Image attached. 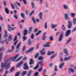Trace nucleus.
I'll list each match as a JSON object with an SVG mask.
<instances>
[{"mask_svg":"<svg viewBox=\"0 0 76 76\" xmlns=\"http://www.w3.org/2000/svg\"><path fill=\"white\" fill-rule=\"evenodd\" d=\"M53 53H54V51H51V52L48 51L47 53V55H50V54H53Z\"/></svg>","mask_w":76,"mask_h":76,"instance_id":"obj_12","label":"nucleus"},{"mask_svg":"<svg viewBox=\"0 0 76 76\" xmlns=\"http://www.w3.org/2000/svg\"><path fill=\"white\" fill-rule=\"evenodd\" d=\"M11 6H12V8L13 9H15V7H14V6H13V4L12 3H11Z\"/></svg>","mask_w":76,"mask_h":76,"instance_id":"obj_53","label":"nucleus"},{"mask_svg":"<svg viewBox=\"0 0 76 76\" xmlns=\"http://www.w3.org/2000/svg\"><path fill=\"white\" fill-rule=\"evenodd\" d=\"M56 26H57V25H53V24H52V28H56Z\"/></svg>","mask_w":76,"mask_h":76,"instance_id":"obj_24","label":"nucleus"},{"mask_svg":"<svg viewBox=\"0 0 76 76\" xmlns=\"http://www.w3.org/2000/svg\"><path fill=\"white\" fill-rule=\"evenodd\" d=\"M21 44V42L19 43L18 44V45H17V48H16L17 49H19V47H20V45Z\"/></svg>","mask_w":76,"mask_h":76,"instance_id":"obj_22","label":"nucleus"},{"mask_svg":"<svg viewBox=\"0 0 76 76\" xmlns=\"http://www.w3.org/2000/svg\"><path fill=\"white\" fill-rule=\"evenodd\" d=\"M65 18L66 19H68V18H69V17H68V15H67V14H65Z\"/></svg>","mask_w":76,"mask_h":76,"instance_id":"obj_26","label":"nucleus"},{"mask_svg":"<svg viewBox=\"0 0 76 76\" xmlns=\"http://www.w3.org/2000/svg\"><path fill=\"white\" fill-rule=\"evenodd\" d=\"M56 54H55L54 55L51 56V59L53 58H54L56 56Z\"/></svg>","mask_w":76,"mask_h":76,"instance_id":"obj_60","label":"nucleus"},{"mask_svg":"<svg viewBox=\"0 0 76 76\" xmlns=\"http://www.w3.org/2000/svg\"><path fill=\"white\" fill-rule=\"evenodd\" d=\"M22 64H23V62L21 61L16 66L17 67H19L20 66L22 65Z\"/></svg>","mask_w":76,"mask_h":76,"instance_id":"obj_11","label":"nucleus"},{"mask_svg":"<svg viewBox=\"0 0 76 76\" xmlns=\"http://www.w3.org/2000/svg\"><path fill=\"white\" fill-rule=\"evenodd\" d=\"M14 69H15V68H14V67L13 66L12 68H11L10 70V71L11 72H13V71L14 70Z\"/></svg>","mask_w":76,"mask_h":76,"instance_id":"obj_30","label":"nucleus"},{"mask_svg":"<svg viewBox=\"0 0 76 76\" xmlns=\"http://www.w3.org/2000/svg\"><path fill=\"white\" fill-rule=\"evenodd\" d=\"M14 17L16 19H18V16L16 15H14Z\"/></svg>","mask_w":76,"mask_h":76,"instance_id":"obj_62","label":"nucleus"},{"mask_svg":"<svg viewBox=\"0 0 76 76\" xmlns=\"http://www.w3.org/2000/svg\"><path fill=\"white\" fill-rule=\"evenodd\" d=\"M31 44V39H30L28 40V44L30 45Z\"/></svg>","mask_w":76,"mask_h":76,"instance_id":"obj_54","label":"nucleus"},{"mask_svg":"<svg viewBox=\"0 0 76 76\" xmlns=\"http://www.w3.org/2000/svg\"><path fill=\"white\" fill-rule=\"evenodd\" d=\"M71 40H72V39L71 38H69L66 42V44H68L69 42H70Z\"/></svg>","mask_w":76,"mask_h":76,"instance_id":"obj_23","label":"nucleus"},{"mask_svg":"<svg viewBox=\"0 0 76 76\" xmlns=\"http://www.w3.org/2000/svg\"><path fill=\"white\" fill-rule=\"evenodd\" d=\"M55 70L56 71H57V66H55Z\"/></svg>","mask_w":76,"mask_h":76,"instance_id":"obj_59","label":"nucleus"},{"mask_svg":"<svg viewBox=\"0 0 76 76\" xmlns=\"http://www.w3.org/2000/svg\"><path fill=\"white\" fill-rule=\"evenodd\" d=\"M20 15L23 18H24L25 17V14L24 13H22L20 14Z\"/></svg>","mask_w":76,"mask_h":76,"instance_id":"obj_21","label":"nucleus"},{"mask_svg":"<svg viewBox=\"0 0 76 76\" xmlns=\"http://www.w3.org/2000/svg\"><path fill=\"white\" fill-rule=\"evenodd\" d=\"M34 13V10H33L32 12L29 14V16H31Z\"/></svg>","mask_w":76,"mask_h":76,"instance_id":"obj_36","label":"nucleus"},{"mask_svg":"<svg viewBox=\"0 0 76 76\" xmlns=\"http://www.w3.org/2000/svg\"><path fill=\"white\" fill-rule=\"evenodd\" d=\"M47 34V32H45V33H44V35L43 36L42 39L43 40H45V38H46V36L45 35V34Z\"/></svg>","mask_w":76,"mask_h":76,"instance_id":"obj_13","label":"nucleus"},{"mask_svg":"<svg viewBox=\"0 0 76 76\" xmlns=\"http://www.w3.org/2000/svg\"><path fill=\"white\" fill-rule=\"evenodd\" d=\"M3 54L2 53H0V61L1 60V59H2V55Z\"/></svg>","mask_w":76,"mask_h":76,"instance_id":"obj_28","label":"nucleus"},{"mask_svg":"<svg viewBox=\"0 0 76 76\" xmlns=\"http://www.w3.org/2000/svg\"><path fill=\"white\" fill-rule=\"evenodd\" d=\"M39 66V65H38V64H37L36 66L34 68V69H37L38 67Z\"/></svg>","mask_w":76,"mask_h":76,"instance_id":"obj_38","label":"nucleus"},{"mask_svg":"<svg viewBox=\"0 0 76 76\" xmlns=\"http://www.w3.org/2000/svg\"><path fill=\"white\" fill-rule=\"evenodd\" d=\"M50 41H53V36H51L50 37Z\"/></svg>","mask_w":76,"mask_h":76,"instance_id":"obj_43","label":"nucleus"},{"mask_svg":"<svg viewBox=\"0 0 76 76\" xmlns=\"http://www.w3.org/2000/svg\"><path fill=\"white\" fill-rule=\"evenodd\" d=\"M70 34V30H69L66 31L65 34L66 37H67Z\"/></svg>","mask_w":76,"mask_h":76,"instance_id":"obj_6","label":"nucleus"},{"mask_svg":"<svg viewBox=\"0 0 76 76\" xmlns=\"http://www.w3.org/2000/svg\"><path fill=\"white\" fill-rule=\"evenodd\" d=\"M38 72H37L35 73V75L34 76H38Z\"/></svg>","mask_w":76,"mask_h":76,"instance_id":"obj_51","label":"nucleus"},{"mask_svg":"<svg viewBox=\"0 0 76 76\" xmlns=\"http://www.w3.org/2000/svg\"><path fill=\"white\" fill-rule=\"evenodd\" d=\"M32 73V71H30L28 72V76H29L31 75V74Z\"/></svg>","mask_w":76,"mask_h":76,"instance_id":"obj_25","label":"nucleus"},{"mask_svg":"<svg viewBox=\"0 0 76 76\" xmlns=\"http://www.w3.org/2000/svg\"><path fill=\"white\" fill-rule=\"evenodd\" d=\"M31 5L32 6L33 8H34V2H31Z\"/></svg>","mask_w":76,"mask_h":76,"instance_id":"obj_56","label":"nucleus"},{"mask_svg":"<svg viewBox=\"0 0 76 76\" xmlns=\"http://www.w3.org/2000/svg\"><path fill=\"white\" fill-rule=\"evenodd\" d=\"M73 21L74 24L75 25V24H76V19L75 18H74Z\"/></svg>","mask_w":76,"mask_h":76,"instance_id":"obj_40","label":"nucleus"},{"mask_svg":"<svg viewBox=\"0 0 76 76\" xmlns=\"http://www.w3.org/2000/svg\"><path fill=\"white\" fill-rule=\"evenodd\" d=\"M41 32V31H39L37 33H36V36H37L38 35H39V34H40V33Z\"/></svg>","mask_w":76,"mask_h":76,"instance_id":"obj_35","label":"nucleus"},{"mask_svg":"<svg viewBox=\"0 0 76 76\" xmlns=\"http://www.w3.org/2000/svg\"><path fill=\"white\" fill-rule=\"evenodd\" d=\"M14 46L12 45L11 47V50H9L8 51V52L9 53H10L11 52H12V51H13V50H14Z\"/></svg>","mask_w":76,"mask_h":76,"instance_id":"obj_8","label":"nucleus"},{"mask_svg":"<svg viewBox=\"0 0 76 76\" xmlns=\"http://www.w3.org/2000/svg\"><path fill=\"white\" fill-rule=\"evenodd\" d=\"M25 4H26V0H22Z\"/></svg>","mask_w":76,"mask_h":76,"instance_id":"obj_52","label":"nucleus"},{"mask_svg":"<svg viewBox=\"0 0 76 76\" xmlns=\"http://www.w3.org/2000/svg\"><path fill=\"white\" fill-rule=\"evenodd\" d=\"M19 74H20V72H17L15 75V76H18L19 75Z\"/></svg>","mask_w":76,"mask_h":76,"instance_id":"obj_47","label":"nucleus"},{"mask_svg":"<svg viewBox=\"0 0 76 76\" xmlns=\"http://www.w3.org/2000/svg\"><path fill=\"white\" fill-rule=\"evenodd\" d=\"M5 34L4 36V38H6V37H7V31H5Z\"/></svg>","mask_w":76,"mask_h":76,"instance_id":"obj_31","label":"nucleus"},{"mask_svg":"<svg viewBox=\"0 0 76 76\" xmlns=\"http://www.w3.org/2000/svg\"><path fill=\"white\" fill-rule=\"evenodd\" d=\"M63 65H64V63H62L59 66L60 68V69H62V67L63 66Z\"/></svg>","mask_w":76,"mask_h":76,"instance_id":"obj_32","label":"nucleus"},{"mask_svg":"<svg viewBox=\"0 0 76 76\" xmlns=\"http://www.w3.org/2000/svg\"><path fill=\"white\" fill-rule=\"evenodd\" d=\"M23 41H25L26 39V37L25 36H24L23 37Z\"/></svg>","mask_w":76,"mask_h":76,"instance_id":"obj_48","label":"nucleus"},{"mask_svg":"<svg viewBox=\"0 0 76 76\" xmlns=\"http://www.w3.org/2000/svg\"><path fill=\"white\" fill-rule=\"evenodd\" d=\"M22 58V56H21L19 58H18L16 60V61H15V62H17V61H19V60H20V59H21V58Z\"/></svg>","mask_w":76,"mask_h":76,"instance_id":"obj_20","label":"nucleus"},{"mask_svg":"<svg viewBox=\"0 0 76 76\" xmlns=\"http://www.w3.org/2000/svg\"><path fill=\"white\" fill-rule=\"evenodd\" d=\"M69 70L71 71L72 73H74V70L72 68L69 69Z\"/></svg>","mask_w":76,"mask_h":76,"instance_id":"obj_33","label":"nucleus"},{"mask_svg":"<svg viewBox=\"0 0 76 76\" xmlns=\"http://www.w3.org/2000/svg\"><path fill=\"white\" fill-rule=\"evenodd\" d=\"M8 27L9 28L8 30L10 31H11L12 30H15V29H16V28L15 27H14L12 28H11V27H10V26L9 25H8Z\"/></svg>","mask_w":76,"mask_h":76,"instance_id":"obj_2","label":"nucleus"},{"mask_svg":"<svg viewBox=\"0 0 76 76\" xmlns=\"http://www.w3.org/2000/svg\"><path fill=\"white\" fill-rule=\"evenodd\" d=\"M64 9H67V6L65 5H64Z\"/></svg>","mask_w":76,"mask_h":76,"instance_id":"obj_55","label":"nucleus"},{"mask_svg":"<svg viewBox=\"0 0 76 76\" xmlns=\"http://www.w3.org/2000/svg\"><path fill=\"white\" fill-rule=\"evenodd\" d=\"M34 34H32L31 35V39H33V38H34Z\"/></svg>","mask_w":76,"mask_h":76,"instance_id":"obj_61","label":"nucleus"},{"mask_svg":"<svg viewBox=\"0 0 76 76\" xmlns=\"http://www.w3.org/2000/svg\"><path fill=\"white\" fill-rule=\"evenodd\" d=\"M19 55V54H17L14 57H12L8 59L7 61H5L4 64H3V63H2L1 64V67H6V69H9L10 66V65L8 63V61H10L11 60H12V61H15V60H16V59L18 57Z\"/></svg>","mask_w":76,"mask_h":76,"instance_id":"obj_1","label":"nucleus"},{"mask_svg":"<svg viewBox=\"0 0 76 76\" xmlns=\"http://www.w3.org/2000/svg\"><path fill=\"white\" fill-rule=\"evenodd\" d=\"M26 71H24L22 73V76H23V75H26Z\"/></svg>","mask_w":76,"mask_h":76,"instance_id":"obj_34","label":"nucleus"},{"mask_svg":"<svg viewBox=\"0 0 76 76\" xmlns=\"http://www.w3.org/2000/svg\"><path fill=\"white\" fill-rule=\"evenodd\" d=\"M75 13H71V16H72V17H73V18L74 17V16H75Z\"/></svg>","mask_w":76,"mask_h":76,"instance_id":"obj_49","label":"nucleus"},{"mask_svg":"<svg viewBox=\"0 0 76 76\" xmlns=\"http://www.w3.org/2000/svg\"><path fill=\"white\" fill-rule=\"evenodd\" d=\"M42 67H41L39 69H38V71H39V72H41V71H42Z\"/></svg>","mask_w":76,"mask_h":76,"instance_id":"obj_57","label":"nucleus"},{"mask_svg":"<svg viewBox=\"0 0 76 76\" xmlns=\"http://www.w3.org/2000/svg\"><path fill=\"white\" fill-rule=\"evenodd\" d=\"M0 19L1 20H3V17L1 15H0Z\"/></svg>","mask_w":76,"mask_h":76,"instance_id":"obj_64","label":"nucleus"},{"mask_svg":"<svg viewBox=\"0 0 76 76\" xmlns=\"http://www.w3.org/2000/svg\"><path fill=\"white\" fill-rule=\"evenodd\" d=\"M9 73L8 71H5V73L4 75V76H6V74H7Z\"/></svg>","mask_w":76,"mask_h":76,"instance_id":"obj_41","label":"nucleus"},{"mask_svg":"<svg viewBox=\"0 0 76 76\" xmlns=\"http://www.w3.org/2000/svg\"><path fill=\"white\" fill-rule=\"evenodd\" d=\"M12 39V35H10L8 37V40L10 41Z\"/></svg>","mask_w":76,"mask_h":76,"instance_id":"obj_27","label":"nucleus"},{"mask_svg":"<svg viewBox=\"0 0 76 76\" xmlns=\"http://www.w3.org/2000/svg\"><path fill=\"white\" fill-rule=\"evenodd\" d=\"M50 42H47L46 43V45H44V47H50Z\"/></svg>","mask_w":76,"mask_h":76,"instance_id":"obj_19","label":"nucleus"},{"mask_svg":"<svg viewBox=\"0 0 76 76\" xmlns=\"http://www.w3.org/2000/svg\"><path fill=\"white\" fill-rule=\"evenodd\" d=\"M62 28L63 30H66V27L64 26V25H63L62 27Z\"/></svg>","mask_w":76,"mask_h":76,"instance_id":"obj_37","label":"nucleus"},{"mask_svg":"<svg viewBox=\"0 0 76 76\" xmlns=\"http://www.w3.org/2000/svg\"><path fill=\"white\" fill-rule=\"evenodd\" d=\"M24 35H27V34H28V31L26 29L24 30Z\"/></svg>","mask_w":76,"mask_h":76,"instance_id":"obj_15","label":"nucleus"},{"mask_svg":"<svg viewBox=\"0 0 76 76\" xmlns=\"http://www.w3.org/2000/svg\"><path fill=\"white\" fill-rule=\"evenodd\" d=\"M5 10L6 13H7V14H9V9H8V8H6Z\"/></svg>","mask_w":76,"mask_h":76,"instance_id":"obj_16","label":"nucleus"},{"mask_svg":"<svg viewBox=\"0 0 76 76\" xmlns=\"http://www.w3.org/2000/svg\"><path fill=\"white\" fill-rule=\"evenodd\" d=\"M34 50V48H31L30 50L28 51H26V53L27 54V53H29V52H31V51H32V50Z\"/></svg>","mask_w":76,"mask_h":76,"instance_id":"obj_10","label":"nucleus"},{"mask_svg":"<svg viewBox=\"0 0 76 76\" xmlns=\"http://www.w3.org/2000/svg\"><path fill=\"white\" fill-rule=\"evenodd\" d=\"M30 62L29 63V64L30 65L32 64H34V60L32 59V58L30 59Z\"/></svg>","mask_w":76,"mask_h":76,"instance_id":"obj_7","label":"nucleus"},{"mask_svg":"<svg viewBox=\"0 0 76 76\" xmlns=\"http://www.w3.org/2000/svg\"><path fill=\"white\" fill-rule=\"evenodd\" d=\"M69 25L68 26V28H71V26H72V23H71V21H69Z\"/></svg>","mask_w":76,"mask_h":76,"instance_id":"obj_14","label":"nucleus"},{"mask_svg":"<svg viewBox=\"0 0 76 76\" xmlns=\"http://www.w3.org/2000/svg\"><path fill=\"white\" fill-rule=\"evenodd\" d=\"M32 28L30 27L29 28V32H31V31H32Z\"/></svg>","mask_w":76,"mask_h":76,"instance_id":"obj_58","label":"nucleus"},{"mask_svg":"<svg viewBox=\"0 0 76 76\" xmlns=\"http://www.w3.org/2000/svg\"><path fill=\"white\" fill-rule=\"evenodd\" d=\"M14 4L15 5V6L16 8H18V7H17V5H16V4H17V5H18L19 6H20V3L17 2H16Z\"/></svg>","mask_w":76,"mask_h":76,"instance_id":"obj_9","label":"nucleus"},{"mask_svg":"<svg viewBox=\"0 0 76 76\" xmlns=\"http://www.w3.org/2000/svg\"><path fill=\"white\" fill-rule=\"evenodd\" d=\"M42 12H40L39 14V16L40 17V19H42Z\"/></svg>","mask_w":76,"mask_h":76,"instance_id":"obj_29","label":"nucleus"},{"mask_svg":"<svg viewBox=\"0 0 76 76\" xmlns=\"http://www.w3.org/2000/svg\"><path fill=\"white\" fill-rule=\"evenodd\" d=\"M62 37H63V33H61V35L60 36V37L59 39V41H60L61 39H62Z\"/></svg>","mask_w":76,"mask_h":76,"instance_id":"obj_18","label":"nucleus"},{"mask_svg":"<svg viewBox=\"0 0 76 76\" xmlns=\"http://www.w3.org/2000/svg\"><path fill=\"white\" fill-rule=\"evenodd\" d=\"M24 67L23 68V69H24L25 70H27V69H28V66L26 63L24 64Z\"/></svg>","mask_w":76,"mask_h":76,"instance_id":"obj_5","label":"nucleus"},{"mask_svg":"<svg viewBox=\"0 0 76 76\" xmlns=\"http://www.w3.org/2000/svg\"><path fill=\"white\" fill-rule=\"evenodd\" d=\"M39 56V53L36 54L35 56V58H37V57H38Z\"/></svg>","mask_w":76,"mask_h":76,"instance_id":"obj_39","label":"nucleus"},{"mask_svg":"<svg viewBox=\"0 0 76 76\" xmlns=\"http://www.w3.org/2000/svg\"><path fill=\"white\" fill-rule=\"evenodd\" d=\"M64 52L66 54H67V53L68 52H67V50H66V49H65L64 50Z\"/></svg>","mask_w":76,"mask_h":76,"instance_id":"obj_45","label":"nucleus"},{"mask_svg":"<svg viewBox=\"0 0 76 76\" xmlns=\"http://www.w3.org/2000/svg\"><path fill=\"white\" fill-rule=\"evenodd\" d=\"M43 58V57L42 56H40L39 58V60H42Z\"/></svg>","mask_w":76,"mask_h":76,"instance_id":"obj_44","label":"nucleus"},{"mask_svg":"<svg viewBox=\"0 0 76 76\" xmlns=\"http://www.w3.org/2000/svg\"><path fill=\"white\" fill-rule=\"evenodd\" d=\"M45 50V48H44L40 52V53L41 55H45V52L44 51V50Z\"/></svg>","mask_w":76,"mask_h":76,"instance_id":"obj_4","label":"nucleus"},{"mask_svg":"<svg viewBox=\"0 0 76 76\" xmlns=\"http://www.w3.org/2000/svg\"><path fill=\"white\" fill-rule=\"evenodd\" d=\"M45 29H47V22L45 23Z\"/></svg>","mask_w":76,"mask_h":76,"instance_id":"obj_46","label":"nucleus"},{"mask_svg":"<svg viewBox=\"0 0 76 76\" xmlns=\"http://www.w3.org/2000/svg\"><path fill=\"white\" fill-rule=\"evenodd\" d=\"M14 41H15V42H14V45L16 46V44H17V42H18V40H17V36H15V37Z\"/></svg>","mask_w":76,"mask_h":76,"instance_id":"obj_3","label":"nucleus"},{"mask_svg":"<svg viewBox=\"0 0 76 76\" xmlns=\"http://www.w3.org/2000/svg\"><path fill=\"white\" fill-rule=\"evenodd\" d=\"M43 64V61H40L39 62V64L40 65H41V66L42 65V64Z\"/></svg>","mask_w":76,"mask_h":76,"instance_id":"obj_42","label":"nucleus"},{"mask_svg":"<svg viewBox=\"0 0 76 76\" xmlns=\"http://www.w3.org/2000/svg\"><path fill=\"white\" fill-rule=\"evenodd\" d=\"M32 20L33 21L34 23H36V22L35 21V19H34V18H32Z\"/></svg>","mask_w":76,"mask_h":76,"instance_id":"obj_50","label":"nucleus"},{"mask_svg":"<svg viewBox=\"0 0 76 76\" xmlns=\"http://www.w3.org/2000/svg\"><path fill=\"white\" fill-rule=\"evenodd\" d=\"M72 57V56H70L68 58H65L64 59V61H66L69 60Z\"/></svg>","mask_w":76,"mask_h":76,"instance_id":"obj_17","label":"nucleus"},{"mask_svg":"<svg viewBox=\"0 0 76 76\" xmlns=\"http://www.w3.org/2000/svg\"><path fill=\"white\" fill-rule=\"evenodd\" d=\"M26 14L27 15H28V14L29 13V12H28V11L27 10H26Z\"/></svg>","mask_w":76,"mask_h":76,"instance_id":"obj_63","label":"nucleus"}]
</instances>
